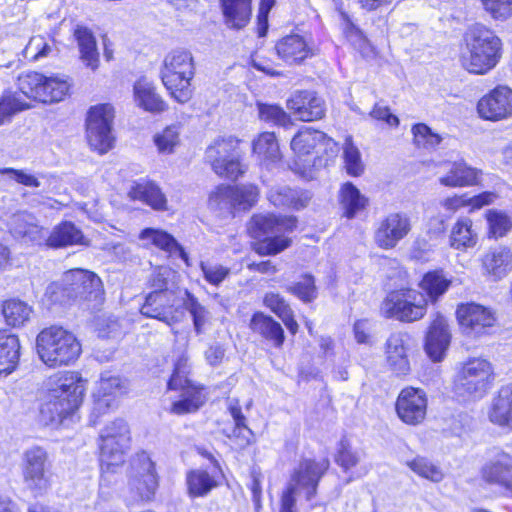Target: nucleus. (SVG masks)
I'll return each mask as SVG.
<instances>
[{"instance_id":"obj_6","label":"nucleus","mask_w":512,"mask_h":512,"mask_svg":"<svg viewBox=\"0 0 512 512\" xmlns=\"http://www.w3.org/2000/svg\"><path fill=\"white\" fill-rule=\"evenodd\" d=\"M328 464L327 461L302 460L294 469L290 482L281 496L280 512H295L298 489L304 490L306 499L311 500L316 495L319 480L327 470Z\"/></svg>"},{"instance_id":"obj_2","label":"nucleus","mask_w":512,"mask_h":512,"mask_svg":"<svg viewBox=\"0 0 512 512\" xmlns=\"http://www.w3.org/2000/svg\"><path fill=\"white\" fill-rule=\"evenodd\" d=\"M36 349L41 361L50 368L73 364L82 351L76 336L57 325L40 331L36 337Z\"/></svg>"},{"instance_id":"obj_53","label":"nucleus","mask_w":512,"mask_h":512,"mask_svg":"<svg viewBox=\"0 0 512 512\" xmlns=\"http://www.w3.org/2000/svg\"><path fill=\"white\" fill-rule=\"evenodd\" d=\"M154 143L162 154H171L180 144V126L170 125L154 135Z\"/></svg>"},{"instance_id":"obj_17","label":"nucleus","mask_w":512,"mask_h":512,"mask_svg":"<svg viewBox=\"0 0 512 512\" xmlns=\"http://www.w3.org/2000/svg\"><path fill=\"white\" fill-rule=\"evenodd\" d=\"M396 413L408 425L423 422L427 412V397L423 390L406 387L401 390L396 400Z\"/></svg>"},{"instance_id":"obj_24","label":"nucleus","mask_w":512,"mask_h":512,"mask_svg":"<svg viewBox=\"0 0 512 512\" xmlns=\"http://www.w3.org/2000/svg\"><path fill=\"white\" fill-rule=\"evenodd\" d=\"M174 302V291H152L147 295L141 313L146 317L156 318L171 326L176 321L172 311Z\"/></svg>"},{"instance_id":"obj_33","label":"nucleus","mask_w":512,"mask_h":512,"mask_svg":"<svg viewBox=\"0 0 512 512\" xmlns=\"http://www.w3.org/2000/svg\"><path fill=\"white\" fill-rule=\"evenodd\" d=\"M268 200L277 207L299 210L309 204L311 194L308 191L292 189L288 186H275L270 189Z\"/></svg>"},{"instance_id":"obj_15","label":"nucleus","mask_w":512,"mask_h":512,"mask_svg":"<svg viewBox=\"0 0 512 512\" xmlns=\"http://www.w3.org/2000/svg\"><path fill=\"white\" fill-rule=\"evenodd\" d=\"M291 149L302 158L313 153H324L328 157H334L337 152L336 142L325 133L312 128H303L291 140Z\"/></svg>"},{"instance_id":"obj_62","label":"nucleus","mask_w":512,"mask_h":512,"mask_svg":"<svg viewBox=\"0 0 512 512\" xmlns=\"http://www.w3.org/2000/svg\"><path fill=\"white\" fill-rule=\"evenodd\" d=\"M174 271H172L168 267H158L156 268L150 277V286L153 288V291L159 292H168L173 291L170 286V281L174 276Z\"/></svg>"},{"instance_id":"obj_16","label":"nucleus","mask_w":512,"mask_h":512,"mask_svg":"<svg viewBox=\"0 0 512 512\" xmlns=\"http://www.w3.org/2000/svg\"><path fill=\"white\" fill-rule=\"evenodd\" d=\"M481 118L491 121L508 119L512 116V89L499 85L484 95L477 104Z\"/></svg>"},{"instance_id":"obj_51","label":"nucleus","mask_w":512,"mask_h":512,"mask_svg":"<svg viewBox=\"0 0 512 512\" xmlns=\"http://www.w3.org/2000/svg\"><path fill=\"white\" fill-rule=\"evenodd\" d=\"M30 108L29 103L17 92H6L0 98V125L8 121L15 113Z\"/></svg>"},{"instance_id":"obj_56","label":"nucleus","mask_w":512,"mask_h":512,"mask_svg":"<svg viewBox=\"0 0 512 512\" xmlns=\"http://www.w3.org/2000/svg\"><path fill=\"white\" fill-rule=\"evenodd\" d=\"M345 168L348 174L359 176L364 170L359 149L354 145L350 136L346 137L343 146Z\"/></svg>"},{"instance_id":"obj_7","label":"nucleus","mask_w":512,"mask_h":512,"mask_svg":"<svg viewBox=\"0 0 512 512\" xmlns=\"http://www.w3.org/2000/svg\"><path fill=\"white\" fill-rule=\"evenodd\" d=\"M17 86L21 94L27 99L43 103H54L64 99L70 85L60 76H46L35 71L20 74Z\"/></svg>"},{"instance_id":"obj_60","label":"nucleus","mask_w":512,"mask_h":512,"mask_svg":"<svg viewBox=\"0 0 512 512\" xmlns=\"http://www.w3.org/2000/svg\"><path fill=\"white\" fill-rule=\"evenodd\" d=\"M287 290L303 302H311L317 296L314 278L311 275H304L299 282L288 286Z\"/></svg>"},{"instance_id":"obj_30","label":"nucleus","mask_w":512,"mask_h":512,"mask_svg":"<svg viewBox=\"0 0 512 512\" xmlns=\"http://www.w3.org/2000/svg\"><path fill=\"white\" fill-rule=\"evenodd\" d=\"M136 105L151 113H161L167 109V104L156 92L154 84L145 78L137 80L133 86Z\"/></svg>"},{"instance_id":"obj_44","label":"nucleus","mask_w":512,"mask_h":512,"mask_svg":"<svg viewBox=\"0 0 512 512\" xmlns=\"http://www.w3.org/2000/svg\"><path fill=\"white\" fill-rule=\"evenodd\" d=\"M186 484L190 497H205L217 486V481L207 471L194 469L186 474Z\"/></svg>"},{"instance_id":"obj_13","label":"nucleus","mask_w":512,"mask_h":512,"mask_svg":"<svg viewBox=\"0 0 512 512\" xmlns=\"http://www.w3.org/2000/svg\"><path fill=\"white\" fill-rule=\"evenodd\" d=\"M23 478L27 488L35 494H42L49 488L50 463L43 448L35 446L25 451Z\"/></svg>"},{"instance_id":"obj_12","label":"nucleus","mask_w":512,"mask_h":512,"mask_svg":"<svg viewBox=\"0 0 512 512\" xmlns=\"http://www.w3.org/2000/svg\"><path fill=\"white\" fill-rule=\"evenodd\" d=\"M114 108L110 104L92 107L86 120V137L90 147L99 154L108 152L113 147L114 137L111 132Z\"/></svg>"},{"instance_id":"obj_1","label":"nucleus","mask_w":512,"mask_h":512,"mask_svg":"<svg viewBox=\"0 0 512 512\" xmlns=\"http://www.w3.org/2000/svg\"><path fill=\"white\" fill-rule=\"evenodd\" d=\"M48 390L40 406L41 421L46 424H61L73 416L82 403L86 380L80 373L64 371L48 380Z\"/></svg>"},{"instance_id":"obj_42","label":"nucleus","mask_w":512,"mask_h":512,"mask_svg":"<svg viewBox=\"0 0 512 512\" xmlns=\"http://www.w3.org/2000/svg\"><path fill=\"white\" fill-rule=\"evenodd\" d=\"M47 244L55 248L84 244V236L72 222H63L53 228Z\"/></svg>"},{"instance_id":"obj_20","label":"nucleus","mask_w":512,"mask_h":512,"mask_svg":"<svg viewBox=\"0 0 512 512\" xmlns=\"http://www.w3.org/2000/svg\"><path fill=\"white\" fill-rule=\"evenodd\" d=\"M384 349L388 368L398 376L407 375L411 369L408 358L410 336L404 332L392 333L386 340Z\"/></svg>"},{"instance_id":"obj_55","label":"nucleus","mask_w":512,"mask_h":512,"mask_svg":"<svg viewBox=\"0 0 512 512\" xmlns=\"http://www.w3.org/2000/svg\"><path fill=\"white\" fill-rule=\"evenodd\" d=\"M414 144L426 150L435 149L442 141V137L433 132L426 124L419 123L412 127Z\"/></svg>"},{"instance_id":"obj_43","label":"nucleus","mask_w":512,"mask_h":512,"mask_svg":"<svg viewBox=\"0 0 512 512\" xmlns=\"http://www.w3.org/2000/svg\"><path fill=\"white\" fill-rule=\"evenodd\" d=\"M33 309L19 299H9L2 305V314L7 325L18 328L24 326L31 318Z\"/></svg>"},{"instance_id":"obj_41","label":"nucleus","mask_w":512,"mask_h":512,"mask_svg":"<svg viewBox=\"0 0 512 512\" xmlns=\"http://www.w3.org/2000/svg\"><path fill=\"white\" fill-rule=\"evenodd\" d=\"M339 201L344 210V215L349 219L364 210L368 204V199L350 182L342 185Z\"/></svg>"},{"instance_id":"obj_52","label":"nucleus","mask_w":512,"mask_h":512,"mask_svg":"<svg viewBox=\"0 0 512 512\" xmlns=\"http://www.w3.org/2000/svg\"><path fill=\"white\" fill-rule=\"evenodd\" d=\"M406 465L420 477L432 482L437 483L442 481L444 478L442 469L425 457L417 456L414 459L407 461Z\"/></svg>"},{"instance_id":"obj_11","label":"nucleus","mask_w":512,"mask_h":512,"mask_svg":"<svg viewBox=\"0 0 512 512\" xmlns=\"http://www.w3.org/2000/svg\"><path fill=\"white\" fill-rule=\"evenodd\" d=\"M493 380L490 362L482 358L468 360L458 372L455 391L462 397H482Z\"/></svg>"},{"instance_id":"obj_47","label":"nucleus","mask_w":512,"mask_h":512,"mask_svg":"<svg viewBox=\"0 0 512 512\" xmlns=\"http://www.w3.org/2000/svg\"><path fill=\"white\" fill-rule=\"evenodd\" d=\"M100 441H106V447L115 442L120 447H130V429L128 424L117 419L104 427L100 434Z\"/></svg>"},{"instance_id":"obj_38","label":"nucleus","mask_w":512,"mask_h":512,"mask_svg":"<svg viewBox=\"0 0 512 512\" xmlns=\"http://www.w3.org/2000/svg\"><path fill=\"white\" fill-rule=\"evenodd\" d=\"M20 356L19 339L14 334L0 331V374L11 373Z\"/></svg>"},{"instance_id":"obj_3","label":"nucleus","mask_w":512,"mask_h":512,"mask_svg":"<svg viewBox=\"0 0 512 512\" xmlns=\"http://www.w3.org/2000/svg\"><path fill=\"white\" fill-rule=\"evenodd\" d=\"M501 40L483 26H474L465 36L462 66L470 73L485 74L500 58Z\"/></svg>"},{"instance_id":"obj_34","label":"nucleus","mask_w":512,"mask_h":512,"mask_svg":"<svg viewBox=\"0 0 512 512\" xmlns=\"http://www.w3.org/2000/svg\"><path fill=\"white\" fill-rule=\"evenodd\" d=\"M132 200H139L154 210H167V199L161 189L151 181L135 183L128 192Z\"/></svg>"},{"instance_id":"obj_21","label":"nucleus","mask_w":512,"mask_h":512,"mask_svg":"<svg viewBox=\"0 0 512 512\" xmlns=\"http://www.w3.org/2000/svg\"><path fill=\"white\" fill-rule=\"evenodd\" d=\"M277 55L287 64H301L307 58L317 54V48L312 41L299 34H290L277 41Z\"/></svg>"},{"instance_id":"obj_57","label":"nucleus","mask_w":512,"mask_h":512,"mask_svg":"<svg viewBox=\"0 0 512 512\" xmlns=\"http://www.w3.org/2000/svg\"><path fill=\"white\" fill-rule=\"evenodd\" d=\"M489 235L494 239L504 237L512 228L511 219L502 212L490 210L486 214Z\"/></svg>"},{"instance_id":"obj_63","label":"nucleus","mask_w":512,"mask_h":512,"mask_svg":"<svg viewBox=\"0 0 512 512\" xmlns=\"http://www.w3.org/2000/svg\"><path fill=\"white\" fill-rule=\"evenodd\" d=\"M200 266L205 280L215 286L221 284L230 274V269L221 264L201 262Z\"/></svg>"},{"instance_id":"obj_59","label":"nucleus","mask_w":512,"mask_h":512,"mask_svg":"<svg viewBox=\"0 0 512 512\" xmlns=\"http://www.w3.org/2000/svg\"><path fill=\"white\" fill-rule=\"evenodd\" d=\"M483 9L494 19L505 21L512 17V0H480Z\"/></svg>"},{"instance_id":"obj_37","label":"nucleus","mask_w":512,"mask_h":512,"mask_svg":"<svg viewBox=\"0 0 512 512\" xmlns=\"http://www.w3.org/2000/svg\"><path fill=\"white\" fill-rule=\"evenodd\" d=\"M139 238L141 240L149 241L151 244H153L154 246L161 250H164L170 255H178L188 265L187 253L176 241V239L169 233L159 229L146 228L141 231Z\"/></svg>"},{"instance_id":"obj_61","label":"nucleus","mask_w":512,"mask_h":512,"mask_svg":"<svg viewBox=\"0 0 512 512\" xmlns=\"http://www.w3.org/2000/svg\"><path fill=\"white\" fill-rule=\"evenodd\" d=\"M257 106L261 120L282 126L289 122V116L280 106L264 103H258Z\"/></svg>"},{"instance_id":"obj_49","label":"nucleus","mask_w":512,"mask_h":512,"mask_svg":"<svg viewBox=\"0 0 512 512\" xmlns=\"http://www.w3.org/2000/svg\"><path fill=\"white\" fill-rule=\"evenodd\" d=\"M365 457L362 449L353 447L348 440L342 439L336 455V463L348 472L359 465Z\"/></svg>"},{"instance_id":"obj_10","label":"nucleus","mask_w":512,"mask_h":512,"mask_svg":"<svg viewBox=\"0 0 512 512\" xmlns=\"http://www.w3.org/2000/svg\"><path fill=\"white\" fill-rule=\"evenodd\" d=\"M381 312L386 318L414 322L426 314L427 300L421 292L414 289L392 291L384 299Z\"/></svg>"},{"instance_id":"obj_35","label":"nucleus","mask_w":512,"mask_h":512,"mask_svg":"<svg viewBox=\"0 0 512 512\" xmlns=\"http://www.w3.org/2000/svg\"><path fill=\"white\" fill-rule=\"evenodd\" d=\"M125 385L118 376L105 373L101 376L97 392L94 394V411H102L111 406L112 398L124 393Z\"/></svg>"},{"instance_id":"obj_31","label":"nucleus","mask_w":512,"mask_h":512,"mask_svg":"<svg viewBox=\"0 0 512 512\" xmlns=\"http://www.w3.org/2000/svg\"><path fill=\"white\" fill-rule=\"evenodd\" d=\"M478 243V232L469 217H459L449 235V246L454 250L467 251Z\"/></svg>"},{"instance_id":"obj_26","label":"nucleus","mask_w":512,"mask_h":512,"mask_svg":"<svg viewBox=\"0 0 512 512\" xmlns=\"http://www.w3.org/2000/svg\"><path fill=\"white\" fill-rule=\"evenodd\" d=\"M481 264L484 275L501 280L512 271V250L502 245L490 248L482 256Z\"/></svg>"},{"instance_id":"obj_54","label":"nucleus","mask_w":512,"mask_h":512,"mask_svg":"<svg viewBox=\"0 0 512 512\" xmlns=\"http://www.w3.org/2000/svg\"><path fill=\"white\" fill-rule=\"evenodd\" d=\"M185 294L186 299L183 302L184 307L193 318L196 333L201 334L203 327L209 320V312L194 295L190 294L188 291H186Z\"/></svg>"},{"instance_id":"obj_14","label":"nucleus","mask_w":512,"mask_h":512,"mask_svg":"<svg viewBox=\"0 0 512 512\" xmlns=\"http://www.w3.org/2000/svg\"><path fill=\"white\" fill-rule=\"evenodd\" d=\"M134 473L129 481L131 493L134 501L151 500L158 487V479L155 472L154 463L145 452L138 454L133 465Z\"/></svg>"},{"instance_id":"obj_45","label":"nucleus","mask_w":512,"mask_h":512,"mask_svg":"<svg viewBox=\"0 0 512 512\" xmlns=\"http://www.w3.org/2000/svg\"><path fill=\"white\" fill-rule=\"evenodd\" d=\"M181 399L172 404L171 412L177 415L197 411L205 402L201 389L196 386H188L181 390Z\"/></svg>"},{"instance_id":"obj_25","label":"nucleus","mask_w":512,"mask_h":512,"mask_svg":"<svg viewBox=\"0 0 512 512\" xmlns=\"http://www.w3.org/2000/svg\"><path fill=\"white\" fill-rule=\"evenodd\" d=\"M445 173L439 176V183L450 188L473 186L478 183L481 171L472 168L463 160L442 162Z\"/></svg>"},{"instance_id":"obj_46","label":"nucleus","mask_w":512,"mask_h":512,"mask_svg":"<svg viewBox=\"0 0 512 512\" xmlns=\"http://www.w3.org/2000/svg\"><path fill=\"white\" fill-rule=\"evenodd\" d=\"M253 153L264 161H277L280 159V149L273 132L261 133L252 144Z\"/></svg>"},{"instance_id":"obj_29","label":"nucleus","mask_w":512,"mask_h":512,"mask_svg":"<svg viewBox=\"0 0 512 512\" xmlns=\"http://www.w3.org/2000/svg\"><path fill=\"white\" fill-rule=\"evenodd\" d=\"M224 24L233 30H241L250 22L252 0H220Z\"/></svg>"},{"instance_id":"obj_64","label":"nucleus","mask_w":512,"mask_h":512,"mask_svg":"<svg viewBox=\"0 0 512 512\" xmlns=\"http://www.w3.org/2000/svg\"><path fill=\"white\" fill-rule=\"evenodd\" d=\"M234 186L220 185L211 193L209 201L217 207H234Z\"/></svg>"},{"instance_id":"obj_9","label":"nucleus","mask_w":512,"mask_h":512,"mask_svg":"<svg viewBox=\"0 0 512 512\" xmlns=\"http://www.w3.org/2000/svg\"><path fill=\"white\" fill-rule=\"evenodd\" d=\"M63 292L75 299H97L102 293V282L93 272L81 269L71 270L65 273L63 287L55 283L50 284L46 289V296L52 302H62L59 294Z\"/></svg>"},{"instance_id":"obj_39","label":"nucleus","mask_w":512,"mask_h":512,"mask_svg":"<svg viewBox=\"0 0 512 512\" xmlns=\"http://www.w3.org/2000/svg\"><path fill=\"white\" fill-rule=\"evenodd\" d=\"M250 328L265 339L273 341L276 347H281L284 342V331L281 325L272 317L263 313L253 315Z\"/></svg>"},{"instance_id":"obj_5","label":"nucleus","mask_w":512,"mask_h":512,"mask_svg":"<svg viewBox=\"0 0 512 512\" xmlns=\"http://www.w3.org/2000/svg\"><path fill=\"white\" fill-rule=\"evenodd\" d=\"M194 71L193 57L187 50H174L165 57L161 79L177 102L186 103L191 99Z\"/></svg>"},{"instance_id":"obj_32","label":"nucleus","mask_w":512,"mask_h":512,"mask_svg":"<svg viewBox=\"0 0 512 512\" xmlns=\"http://www.w3.org/2000/svg\"><path fill=\"white\" fill-rule=\"evenodd\" d=\"M488 416L493 424L512 429V385L499 389L493 398Z\"/></svg>"},{"instance_id":"obj_4","label":"nucleus","mask_w":512,"mask_h":512,"mask_svg":"<svg viewBox=\"0 0 512 512\" xmlns=\"http://www.w3.org/2000/svg\"><path fill=\"white\" fill-rule=\"evenodd\" d=\"M297 219L294 216L278 217L274 214H257L254 215L249 224L248 231L253 238L260 239L266 237L259 242L255 251L260 255H275L291 244V239L278 234L286 231H292L296 228Z\"/></svg>"},{"instance_id":"obj_8","label":"nucleus","mask_w":512,"mask_h":512,"mask_svg":"<svg viewBox=\"0 0 512 512\" xmlns=\"http://www.w3.org/2000/svg\"><path fill=\"white\" fill-rule=\"evenodd\" d=\"M240 141L232 136L215 139L205 151V159L219 176L231 180L241 176L246 168L240 162Z\"/></svg>"},{"instance_id":"obj_50","label":"nucleus","mask_w":512,"mask_h":512,"mask_svg":"<svg viewBox=\"0 0 512 512\" xmlns=\"http://www.w3.org/2000/svg\"><path fill=\"white\" fill-rule=\"evenodd\" d=\"M30 108L29 103L17 92H6L0 98V125L8 121L15 113Z\"/></svg>"},{"instance_id":"obj_19","label":"nucleus","mask_w":512,"mask_h":512,"mask_svg":"<svg viewBox=\"0 0 512 512\" xmlns=\"http://www.w3.org/2000/svg\"><path fill=\"white\" fill-rule=\"evenodd\" d=\"M410 230L411 222L406 214L390 213L380 222L375 231L374 239L380 248L392 249L408 235Z\"/></svg>"},{"instance_id":"obj_36","label":"nucleus","mask_w":512,"mask_h":512,"mask_svg":"<svg viewBox=\"0 0 512 512\" xmlns=\"http://www.w3.org/2000/svg\"><path fill=\"white\" fill-rule=\"evenodd\" d=\"M74 37L78 44L81 60L92 71L97 70L99 66V52L93 33L86 27L77 26L74 30Z\"/></svg>"},{"instance_id":"obj_40","label":"nucleus","mask_w":512,"mask_h":512,"mask_svg":"<svg viewBox=\"0 0 512 512\" xmlns=\"http://www.w3.org/2000/svg\"><path fill=\"white\" fill-rule=\"evenodd\" d=\"M128 449L129 447H120L115 442L106 447V441H100L101 482L106 481L109 474L114 473L115 468L124 463Z\"/></svg>"},{"instance_id":"obj_22","label":"nucleus","mask_w":512,"mask_h":512,"mask_svg":"<svg viewBox=\"0 0 512 512\" xmlns=\"http://www.w3.org/2000/svg\"><path fill=\"white\" fill-rule=\"evenodd\" d=\"M482 479L512 493V455L498 452L481 469Z\"/></svg>"},{"instance_id":"obj_23","label":"nucleus","mask_w":512,"mask_h":512,"mask_svg":"<svg viewBox=\"0 0 512 512\" xmlns=\"http://www.w3.org/2000/svg\"><path fill=\"white\" fill-rule=\"evenodd\" d=\"M288 109L297 120L315 121L325 115V103L312 91H297L287 102Z\"/></svg>"},{"instance_id":"obj_28","label":"nucleus","mask_w":512,"mask_h":512,"mask_svg":"<svg viewBox=\"0 0 512 512\" xmlns=\"http://www.w3.org/2000/svg\"><path fill=\"white\" fill-rule=\"evenodd\" d=\"M10 233L15 238L40 243L46 237L44 229L39 225L38 219L29 212L21 211L13 214L8 222Z\"/></svg>"},{"instance_id":"obj_27","label":"nucleus","mask_w":512,"mask_h":512,"mask_svg":"<svg viewBox=\"0 0 512 512\" xmlns=\"http://www.w3.org/2000/svg\"><path fill=\"white\" fill-rule=\"evenodd\" d=\"M450 343V333L445 318L437 314L433 319L425 341V351L435 362L441 361Z\"/></svg>"},{"instance_id":"obj_48","label":"nucleus","mask_w":512,"mask_h":512,"mask_svg":"<svg viewBox=\"0 0 512 512\" xmlns=\"http://www.w3.org/2000/svg\"><path fill=\"white\" fill-rule=\"evenodd\" d=\"M450 285L442 271H431L424 275L420 287L426 292L431 301H436Z\"/></svg>"},{"instance_id":"obj_18","label":"nucleus","mask_w":512,"mask_h":512,"mask_svg":"<svg viewBox=\"0 0 512 512\" xmlns=\"http://www.w3.org/2000/svg\"><path fill=\"white\" fill-rule=\"evenodd\" d=\"M456 314L461 328L469 335H481L496 322L495 315L489 308L476 303L460 305Z\"/></svg>"},{"instance_id":"obj_58","label":"nucleus","mask_w":512,"mask_h":512,"mask_svg":"<svg viewBox=\"0 0 512 512\" xmlns=\"http://www.w3.org/2000/svg\"><path fill=\"white\" fill-rule=\"evenodd\" d=\"M234 196V207L246 210L257 202L259 191L258 188L252 184L234 186Z\"/></svg>"}]
</instances>
